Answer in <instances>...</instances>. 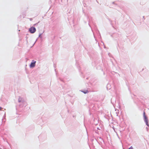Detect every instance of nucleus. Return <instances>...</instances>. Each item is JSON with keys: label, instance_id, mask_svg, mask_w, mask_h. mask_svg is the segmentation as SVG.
Masks as SVG:
<instances>
[{"label": "nucleus", "instance_id": "obj_1", "mask_svg": "<svg viewBox=\"0 0 149 149\" xmlns=\"http://www.w3.org/2000/svg\"><path fill=\"white\" fill-rule=\"evenodd\" d=\"M146 113L145 111H144L143 113V116L144 117V120L145 122L146 125L149 126V125L148 124V120L147 118V117L146 116Z\"/></svg>", "mask_w": 149, "mask_h": 149}, {"label": "nucleus", "instance_id": "obj_2", "mask_svg": "<svg viewBox=\"0 0 149 149\" xmlns=\"http://www.w3.org/2000/svg\"><path fill=\"white\" fill-rule=\"evenodd\" d=\"M36 29L35 27H31L29 29V32L32 33H34L36 31Z\"/></svg>", "mask_w": 149, "mask_h": 149}, {"label": "nucleus", "instance_id": "obj_3", "mask_svg": "<svg viewBox=\"0 0 149 149\" xmlns=\"http://www.w3.org/2000/svg\"><path fill=\"white\" fill-rule=\"evenodd\" d=\"M36 61L34 60H33L30 65V67L31 68H33L35 66V64Z\"/></svg>", "mask_w": 149, "mask_h": 149}, {"label": "nucleus", "instance_id": "obj_4", "mask_svg": "<svg viewBox=\"0 0 149 149\" xmlns=\"http://www.w3.org/2000/svg\"><path fill=\"white\" fill-rule=\"evenodd\" d=\"M18 102L19 103H24V100L22 98L19 97L18 99Z\"/></svg>", "mask_w": 149, "mask_h": 149}, {"label": "nucleus", "instance_id": "obj_5", "mask_svg": "<svg viewBox=\"0 0 149 149\" xmlns=\"http://www.w3.org/2000/svg\"><path fill=\"white\" fill-rule=\"evenodd\" d=\"M81 92H82L83 93H84V94H86L88 93V91L87 90H85V91H81Z\"/></svg>", "mask_w": 149, "mask_h": 149}, {"label": "nucleus", "instance_id": "obj_6", "mask_svg": "<svg viewBox=\"0 0 149 149\" xmlns=\"http://www.w3.org/2000/svg\"><path fill=\"white\" fill-rule=\"evenodd\" d=\"M133 148L132 146H131L129 149H133Z\"/></svg>", "mask_w": 149, "mask_h": 149}, {"label": "nucleus", "instance_id": "obj_7", "mask_svg": "<svg viewBox=\"0 0 149 149\" xmlns=\"http://www.w3.org/2000/svg\"><path fill=\"white\" fill-rule=\"evenodd\" d=\"M41 34H40L39 35V37H41Z\"/></svg>", "mask_w": 149, "mask_h": 149}, {"label": "nucleus", "instance_id": "obj_8", "mask_svg": "<svg viewBox=\"0 0 149 149\" xmlns=\"http://www.w3.org/2000/svg\"><path fill=\"white\" fill-rule=\"evenodd\" d=\"M109 85V84H108L107 85V88L108 89V86Z\"/></svg>", "mask_w": 149, "mask_h": 149}, {"label": "nucleus", "instance_id": "obj_9", "mask_svg": "<svg viewBox=\"0 0 149 149\" xmlns=\"http://www.w3.org/2000/svg\"><path fill=\"white\" fill-rule=\"evenodd\" d=\"M97 130H100V129L98 127H97Z\"/></svg>", "mask_w": 149, "mask_h": 149}, {"label": "nucleus", "instance_id": "obj_10", "mask_svg": "<svg viewBox=\"0 0 149 149\" xmlns=\"http://www.w3.org/2000/svg\"><path fill=\"white\" fill-rule=\"evenodd\" d=\"M143 18L144 19H145L144 16H143Z\"/></svg>", "mask_w": 149, "mask_h": 149}, {"label": "nucleus", "instance_id": "obj_11", "mask_svg": "<svg viewBox=\"0 0 149 149\" xmlns=\"http://www.w3.org/2000/svg\"><path fill=\"white\" fill-rule=\"evenodd\" d=\"M1 107H0V110H1Z\"/></svg>", "mask_w": 149, "mask_h": 149}, {"label": "nucleus", "instance_id": "obj_12", "mask_svg": "<svg viewBox=\"0 0 149 149\" xmlns=\"http://www.w3.org/2000/svg\"><path fill=\"white\" fill-rule=\"evenodd\" d=\"M36 42H36H35V43H34V44L33 45L35 44V42Z\"/></svg>", "mask_w": 149, "mask_h": 149}, {"label": "nucleus", "instance_id": "obj_13", "mask_svg": "<svg viewBox=\"0 0 149 149\" xmlns=\"http://www.w3.org/2000/svg\"><path fill=\"white\" fill-rule=\"evenodd\" d=\"M113 3H114V2H113Z\"/></svg>", "mask_w": 149, "mask_h": 149}]
</instances>
